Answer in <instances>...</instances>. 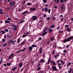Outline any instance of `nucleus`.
Segmentation results:
<instances>
[{
	"mask_svg": "<svg viewBox=\"0 0 73 73\" xmlns=\"http://www.w3.org/2000/svg\"><path fill=\"white\" fill-rule=\"evenodd\" d=\"M23 63L21 62H20L19 63V69H20V68H21V67L22 66H23Z\"/></svg>",
	"mask_w": 73,
	"mask_h": 73,
	"instance_id": "0eeeda50",
	"label": "nucleus"
},
{
	"mask_svg": "<svg viewBox=\"0 0 73 73\" xmlns=\"http://www.w3.org/2000/svg\"><path fill=\"white\" fill-rule=\"evenodd\" d=\"M39 51H40V53L41 54L42 53V48H40L39 50Z\"/></svg>",
	"mask_w": 73,
	"mask_h": 73,
	"instance_id": "4468645a",
	"label": "nucleus"
},
{
	"mask_svg": "<svg viewBox=\"0 0 73 73\" xmlns=\"http://www.w3.org/2000/svg\"><path fill=\"white\" fill-rule=\"evenodd\" d=\"M64 53H66L67 52V51H66V50H64L63 51Z\"/></svg>",
	"mask_w": 73,
	"mask_h": 73,
	"instance_id": "49530a36",
	"label": "nucleus"
},
{
	"mask_svg": "<svg viewBox=\"0 0 73 73\" xmlns=\"http://www.w3.org/2000/svg\"><path fill=\"white\" fill-rule=\"evenodd\" d=\"M54 28V25H53L50 26V28Z\"/></svg>",
	"mask_w": 73,
	"mask_h": 73,
	"instance_id": "bb28decb",
	"label": "nucleus"
},
{
	"mask_svg": "<svg viewBox=\"0 0 73 73\" xmlns=\"http://www.w3.org/2000/svg\"><path fill=\"white\" fill-rule=\"evenodd\" d=\"M7 45V43H5L3 44V46H5Z\"/></svg>",
	"mask_w": 73,
	"mask_h": 73,
	"instance_id": "2f4dec72",
	"label": "nucleus"
},
{
	"mask_svg": "<svg viewBox=\"0 0 73 73\" xmlns=\"http://www.w3.org/2000/svg\"><path fill=\"white\" fill-rule=\"evenodd\" d=\"M26 49V47H25L23 50H22L21 51H20V50H18V51H17V52L16 53H17V54L19 53L22 52H24V51H25V50Z\"/></svg>",
	"mask_w": 73,
	"mask_h": 73,
	"instance_id": "39448f33",
	"label": "nucleus"
},
{
	"mask_svg": "<svg viewBox=\"0 0 73 73\" xmlns=\"http://www.w3.org/2000/svg\"><path fill=\"white\" fill-rule=\"evenodd\" d=\"M25 36H26V35H23L22 36V37L24 38V37H25Z\"/></svg>",
	"mask_w": 73,
	"mask_h": 73,
	"instance_id": "13d9d810",
	"label": "nucleus"
},
{
	"mask_svg": "<svg viewBox=\"0 0 73 73\" xmlns=\"http://www.w3.org/2000/svg\"><path fill=\"white\" fill-rule=\"evenodd\" d=\"M58 56H57V55H55L54 56V57L55 58H57L58 57Z\"/></svg>",
	"mask_w": 73,
	"mask_h": 73,
	"instance_id": "680f3d73",
	"label": "nucleus"
},
{
	"mask_svg": "<svg viewBox=\"0 0 73 73\" xmlns=\"http://www.w3.org/2000/svg\"><path fill=\"white\" fill-rule=\"evenodd\" d=\"M8 20H11V18H8L7 19Z\"/></svg>",
	"mask_w": 73,
	"mask_h": 73,
	"instance_id": "6e6d98bb",
	"label": "nucleus"
},
{
	"mask_svg": "<svg viewBox=\"0 0 73 73\" xmlns=\"http://www.w3.org/2000/svg\"><path fill=\"white\" fill-rule=\"evenodd\" d=\"M16 40H15L14 41H11V43L13 45V44H15L16 43Z\"/></svg>",
	"mask_w": 73,
	"mask_h": 73,
	"instance_id": "ddd939ff",
	"label": "nucleus"
},
{
	"mask_svg": "<svg viewBox=\"0 0 73 73\" xmlns=\"http://www.w3.org/2000/svg\"><path fill=\"white\" fill-rule=\"evenodd\" d=\"M50 19V17H48L47 18V20H48V21H49V19Z\"/></svg>",
	"mask_w": 73,
	"mask_h": 73,
	"instance_id": "37998d69",
	"label": "nucleus"
},
{
	"mask_svg": "<svg viewBox=\"0 0 73 73\" xmlns=\"http://www.w3.org/2000/svg\"><path fill=\"white\" fill-rule=\"evenodd\" d=\"M3 60V59H1V60L0 61V64H1V63H2V61Z\"/></svg>",
	"mask_w": 73,
	"mask_h": 73,
	"instance_id": "603ef678",
	"label": "nucleus"
},
{
	"mask_svg": "<svg viewBox=\"0 0 73 73\" xmlns=\"http://www.w3.org/2000/svg\"><path fill=\"white\" fill-rule=\"evenodd\" d=\"M73 71V68H70L69 69V70H68V73H71V71Z\"/></svg>",
	"mask_w": 73,
	"mask_h": 73,
	"instance_id": "9d476101",
	"label": "nucleus"
},
{
	"mask_svg": "<svg viewBox=\"0 0 73 73\" xmlns=\"http://www.w3.org/2000/svg\"><path fill=\"white\" fill-rule=\"evenodd\" d=\"M28 12V11H25L22 14V15H25V13H27V12Z\"/></svg>",
	"mask_w": 73,
	"mask_h": 73,
	"instance_id": "a878e982",
	"label": "nucleus"
},
{
	"mask_svg": "<svg viewBox=\"0 0 73 73\" xmlns=\"http://www.w3.org/2000/svg\"><path fill=\"white\" fill-rule=\"evenodd\" d=\"M11 65V63H7V65L8 66H10Z\"/></svg>",
	"mask_w": 73,
	"mask_h": 73,
	"instance_id": "c85d7f7f",
	"label": "nucleus"
},
{
	"mask_svg": "<svg viewBox=\"0 0 73 73\" xmlns=\"http://www.w3.org/2000/svg\"><path fill=\"white\" fill-rule=\"evenodd\" d=\"M69 45H66V47L67 48H69Z\"/></svg>",
	"mask_w": 73,
	"mask_h": 73,
	"instance_id": "69168bd1",
	"label": "nucleus"
},
{
	"mask_svg": "<svg viewBox=\"0 0 73 73\" xmlns=\"http://www.w3.org/2000/svg\"><path fill=\"white\" fill-rule=\"evenodd\" d=\"M14 28L15 31H17V27H16V26H15L14 27Z\"/></svg>",
	"mask_w": 73,
	"mask_h": 73,
	"instance_id": "72a5a7b5",
	"label": "nucleus"
},
{
	"mask_svg": "<svg viewBox=\"0 0 73 73\" xmlns=\"http://www.w3.org/2000/svg\"><path fill=\"white\" fill-rule=\"evenodd\" d=\"M17 68V66L14 67L12 70L13 71H15Z\"/></svg>",
	"mask_w": 73,
	"mask_h": 73,
	"instance_id": "cd10ccee",
	"label": "nucleus"
},
{
	"mask_svg": "<svg viewBox=\"0 0 73 73\" xmlns=\"http://www.w3.org/2000/svg\"><path fill=\"white\" fill-rule=\"evenodd\" d=\"M24 21V20L21 21L20 22V23H23Z\"/></svg>",
	"mask_w": 73,
	"mask_h": 73,
	"instance_id": "09e8293b",
	"label": "nucleus"
},
{
	"mask_svg": "<svg viewBox=\"0 0 73 73\" xmlns=\"http://www.w3.org/2000/svg\"><path fill=\"white\" fill-rule=\"evenodd\" d=\"M36 8H31L30 9V10L31 11H36Z\"/></svg>",
	"mask_w": 73,
	"mask_h": 73,
	"instance_id": "f8f14e48",
	"label": "nucleus"
},
{
	"mask_svg": "<svg viewBox=\"0 0 73 73\" xmlns=\"http://www.w3.org/2000/svg\"><path fill=\"white\" fill-rule=\"evenodd\" d=\"M60 53V52H58L56 56H58H58H60V55H59Z\"/></svg>",
	"mask_w": 73,
	"mask_h": 73,
	"instance_id": "a18cd8bd",
	"label": "nucleus"
},
{
	"mask_svg": "<svg viewBox=\"0 0 73 73\" xmlns=\"http://www.w3.org/2000/svg\"><path fill=\"white\" fill-rule=\"evenodd\" d=\"M34 40V39L33 38H31V40L30 42H32Z\"/></svg>",
	"mask_w": 73,
	"mask_h": 73,
	"instance_id": "b1692460",
	"label": "nucleus"
},
{
	"mask_svg": "<svg viewBox=\"0 0 73 73\" xmlns=\"http://www.w3.org/2000/svg\"><path fill=\"white\" fill-rule=\"evenodd\" d=\"M25 2H26V0H25L24 1L23 3V5L25 4Z\"/></svg>",
	"mask_w": 73,
	"mask_h": 73,
	"instance_id": "c03bdc74",
	"label": "nucleus"
},
{
	"mask_svg": "<svg viewBox=\"0 0 73 73\" xmlns=\"http://www.w3.org/2000/svg\"><path fill=\"white\" fill-rule=\"evenodd\" d=\"M13 56V54H11L9 56L8 58L9 59H11V58H12V56Z\"/></svg>",
	"mask_w": 73,
	"mask_h": 73,
	"instance_id": "6e6552de",
	"label": "nucleus"
},
{
	"mask_svg": "<svg viewBox=\"0 0 73 73\" xmlns=\"http://www.w3.org/2000/svg\"><path fill=\"white\" fill-rule=\"evenodd\" d=\"M6 37H7V36H6V35H4V38H6Z\"/></svg>",
	"mask_w": 73,
	"mask_h": 73,
	"instance_id": "338daca9",
	"label": "nucleus"
},
{
	"mask_svg": "<svg viewBox=\"0 0 73 73\" xmlns=\"http://www.w3.org/2000/svg\"><path fill=\"white\" fill-rule=\"evenodd\" d=\"M0 32L2 34H3V35L5 34V33H6L5 32V31H1Z\"/></svg>",
	"mask_w": 73,
	"mask_h": 73,
	"instance_id": "412c9836",
	"label": "nucleus"
},
{
	"mask_svg": "<svg viewBox=\"0 0 73 73\" xmlns=\"http://www.w3.org/2000/svg\"><path fill=\"white\" fill-rule=\"evenodd\" d=\"M52 64L53 65V66H54V65H56V63H55L54 62H52Z\"/></svg>",
	"mask_w": 73,
	"mask_h": 73,
	"instance_id": "e433bc0d",
	"label": "nucleus"
},
{
	"mask_svg": "<svg viewBox=\"0 0 73 73\" xmlns=\"http://www.w3.org/2000/svg\"><path fill=\"white\" fill-rule=\"evenodd\" d=\"M53 37H52L51 38V41H53Z\"/></svg>",
	"mask_w": 73,
	"mask_h": 73,
	"instance_id": "0e129e2a",
	"label": "nucleus"
},
{
	"mask_svg": "<svg viewBox=\"0 0 73 73\" xmlns=\"http://www.w3.org/2000/svg\"><path fill=\"white\" fill-rule=\"evenodd\" d=\"M27 5L28 6H31V5H32V3H27Z\"/></svg>",
	"mask_w": 73,
	"mask_h": 73,
	"instance_id": "5701e85b",
	"label": "nucleus"
},
{
	"mask_svg": "<svg viewBox=\"0 0 73 73\" xmlns=\"http://www.w3.org/2000/svg\"><path fill=\"white\" fill-rule=\"evenodd\" d=\"M24 43H25V42H23L22 43H21L20 44H24Z\"/></svg>",
	"mask_w": 73,
	"mask_h": 73,
	"instance_id": "774afa93",
	"label": "nucleus"
},
{
	"mask_svg": "<svg viewBox=\"0 0 73 73\" xmlns=\"http://www.w3.org/2000/svg\"><path fill=\"white\" fill-rule=\"evenodd\" d=\"M51 69H52V71L53 72H54L55 71L58 72V70L57 69L56 66H52V68H51Z\"/></svg>",
	"mask_w": 73,
	"mask_h": 73,
	"instance_id": "f03ea898",
	"label": "nucleus"
},
{
	"mask_svg": "<svg viewBox=\"0 0 73 73\" xmlns=\"http://www.w3.org/2000/svg\"><path fill=\"white\" fill-rule=\"evenodd\" d=\"M24 42H25V43H27V40H26L25 39L24 40Z\"/></svg>",
	"mask_w": 73,
	"mask_h": 73,
	"instance_id": "8fccbe9b",
	"label": "nucleus"
},
{
	"mask_svg": "<svg viewBox=\"0 0 73 73\" xmlns=\"http://www.w3.org/2000/svg\"><path fill=\"white\" fill-rule=\"evenodd\" d=\"M7 0H3V1H5V2H6V4H8V2H7Z\"/></svg>",
	"mask_w": 73,
	"mask_h": 73,
	"instance_id": "de8ad7c7",
	"label": "nucleus"
},
{
	"mask_svg": "<svg viewBox=\"0 0 73 73\" xmlns=\"http://www.w3.org/2000/svg\"><path fill=\"white\" fill-rule=\"evenodd\" d=\"M20 42V38H19L17 39V43Z\"/></svg>",
	"mask_w": 73,
	"mask_h": 73,
	"instance_id": "4be33fe9",
	"label": "nucleus"
},
{
	"mask_svg": "<svg viewBox=\"0 0 73 73\" xmlns=\"http://www.w3.org/2000/svg\"><path fill=\"white\" fill-rule=\"evenodd\" d=\"M43 32H44V33L42 34V35L43 36H45V35L46 34H47V33H48L47 31H46V32L43 31Z\"/></svg>",
	"mask_w": 73,
	"mask_h": 73,
	"instance_id": "1a4fd4ad",
	"label": "nucleus"
},
{
	"mask_svg": "<svg viewBox=\"0 0 73 73\" xmlns=\"http://www.w3.org/2000/svg\"><path fill=\"white\" fill-rule=\"evenodd\" d=\"M3 10L2 9H0V12H3Z\"/></svg>",
	"mask_w": 73,
	"mask_h": 73,
	"instance_id": "5fc2aeb1",
	"label": "nucleus"
},
{
	"mask_svg": "<svg viewBox=\"0 0 73 73\" xmlns=\"http://www.w3.org/2000/svg\"><path fill=\"white\" fill-rule=\"evenodd\" d=\"M40 69H41V68H40V67H39L38 68V69L37 70L38 71H39V70H40Z\"/></svg>",
	"mask_w": 73,
	"mask_h": 73,
	"instance_id": "f704fd0d",
	"label": "nucleus"
},
{
	"mask_svg": "<svg viewBox=\"0 0 73 73\" xmlns=\"http://www.w3.org/2000/svg\"><path fill=\"white\" fill-rule=\"evenodd\" d=\"M5 23L6 24H7V23H10L11 21H9L8 20H5Z\"/></svg>",
	"mask_w": 73,
	"mask_h": 73,
	"instance_id": "dca6fc26",
	"label": "nucleus"
},
{
	"mask_svg": "<svg viewBox=\"0 0 73 73\" xmlns=\"http://www.w3.org/2000/svg\"><path fill=\"white\" fill-rule=\"evenodd\" d=\"M73 36H70L68 38H65L64 39L63 42L64 43H65L66 42H69L72 39H73Z\"/></svg>",
	"mask_w": 73,
	"mask_h": 73,
	"instance_id": "f257e3e1",
	"label": "nucleus"
},
{
	"mask_svg": "<svg viewBox=\"0 0 73 73\" xmlns=\"http://www.w3.org/2000/svg\"><path fill=\"white\" fill-rule=\"evenodd\" d=\"M8 43L9 44H11V43H12V42H11V40H9L8 41Z\"/></svg>",
	"mask_w": 73,
	"mask_h": 73,
	"instance_id": "79ce46f5",
	"label": "nucleus"
},
{
	"mask_svg": "<svg viewBox=\"0 0 73 73\" xmlns=\"http://www.w3.org/2000/svg\"><path fill=\"white\" fill-rule=\"evenodd\" d=\"M65 6H61V10H63V9L65 8Z\"/></svg>",
	"mask_w": 73,
	"mask_h": 73,
	"instance_id": "7c9ffc66",
	"label": "nucleus"
},
{
	"mask_svg": "<svg viewBox=\"0 0 73 73\" xmlns=\"http://www.w3.org/2000/svg\"><path fill=\"white\" fill-rule=\"evenodd\" d=\"M43 2L44 3H46L47 2V1H46V0H43Z\"/></svg>",
	"mask_w": 73,
	"mask_h": 73,
	"instance_id": "473e14b6",
	"label": "nucleus"
},
{
	"mask_svg": "<svg viewBox=\"0 0 73 73\" xmlns=\"http://www.w3.org/2000/svg\"><path fill=\"white\" fill-rule=\"evenodd\" d=\"M32 49H33V48L32 47V46H30L29 47V52H31V51H32Z\"/></svg>",
	"mask_w": 73,
	"mask_h": 73,
	"instance_id": "2eb2a0df",
	"label": "nucleus"
},
{
	"mask_svg": "<svg viewBox=\"0 0 73 73\" xmlns=\"http://www.w3.org/2000/svg\"><path fill=\"white\" fill-rule=\"evenodd\" d=\"M24 5V7H25V8L26 7H27V5Z\"/></svg>",
	"mask_w": 73,
	"mask_h": 73,
	"instance_id": "e2e57ef3",
	"label": "nucleus"
},
{
	"mask_svg": "<svg viewBox=\"0 0 73 73\" xmlns=\"http://www.w3.org/2000/svg\"><path fill=\"white\" fill-rule=\"evenodd\" d=\"M9 4L11 5V7L12 6H14L15 4H16V2L14 1H11L9 3Z\"/></svg>",
	"mask_w": 73,
	"mask_h": 73,
	"instance_id": "20e7f679",
	"label": "nucleus"
},
{
	"mask_svg": "<svg viewBox=\"0 0 73 73\" xmlns=\"http://www.w3.org/2000/svg\"><path fill=\"white\" fill-rule=\"evenodd\" d=\"M45 12H47L48 11V9L47 7H45V9H44V10Z\"/></svg>",
	"mask_w": 73,
	"mask_h": 73,
	"instance_id": "f3484780",
	"label": "nucleus"
},
{
	"mask_svg": "<svg viewBox=\"0 0 73 73\" xmlns=\"http://www.w3.org/2000/svg\"><path fill=\"white\" fill-rule=\"evenodd\" d=\"M48 27H46L45 29L43 31V32H46V31L48 30Z\"/></svg>",
	"mask_w": 73,
	"mask_h": 73,
	"instance_id": "a211bd4d",
	"label": "nucleus"
},
{
	"mask_svg": "<svg viewBox=\"0 0 73 73\" xmlns=\"http://www.w3.org/2000/svg\"><path fill=\"white\" fill-rule=\"evenodd\" d=\"M29 33H25V35L26 36H27V35H29Z\"/></svg>",
	"mask_w": 73,
	"mask_h": 73,
	"instance_id": "4d7b16f0",
	"label": "nucleus"
},
{
	"mask_svg": "<svg viewBox=\"0 0 73 73\" xmlns=\"http://www.w3.org/2000/svg\"><path fill=\"white\" fill-rule=\"evenodd\" d=\"M24 67H23L21 70V72H23V70L24 69Z\"/></svg>",
	"mask_w": 73,
	"mask_h": 73,
	"instance_id": "a19ab883",
	"label": "nucleus"
},
{
	"mask_svg": "<svg viewBox=\"0 0 73 73\" xmlns=\"http://www.w3.org/2000/svg\"><path fill=\"white\" fill-rule=\"evenodd\" d=\"M60 3H64V0H61L60 1Z\"/></svg>",
	"mask_w": 73,
	"mask_h": 73,
	"instance_id": "864d4df0",
	"label": "nucleus"
},
{
	"mask_svg": "<svg viewBox=\"0 0 73 73\" xmlns=\"http://www.w3.org/2000/svg\"><path fill=\"white\" fill-rule=\"evenodd\" d=\"M57 30H58V29H60V26H59L58 27H57Z\"/></svg>",
	"mask_w": 73,
	"mask_h": 73,
	"instance_id": "052dcab7",
	"label": "nucleus"
},
{
	"mask_svg": "<svg viewBox=\"0 0 73 73\" xmlns=\"http://www.w3.org/2000/svg\"><path fill=\"white\" fill-rule=\"evenodd\" d=\"M48 31L49 32V33H51L52 32H53L54 30L53 29H51V28H49L48 29Z\"/></svg>",
	"mask_w": 73,
	"mask_h": 73,
	"instance_id": "423d86ee",
	"label": "nucleus"
},
{
	"mask_svg": "<svg viewBox=\"0 0 73 73\" xmlns=\"http://www.w3.org/2000/svg\"><path fill=\"white\" fill-rule=\"evenodd\" d=\"M50 9H49L48 10V13H50Z\"/></svg>",
	"mask_w": 73,
	"mask_h": 73,
	"instance_id": "ea45409f",
	"label": "nucleus"
},
{
	"mask_svg": "<svg viewBox=\"0 0 73 73\" xmlns=\"http://www.w3.org/2000/svg\"><path fill=\"white\" fill-rule=\"evenodd\" d=\"M4 31H5L6 32H8V30L7 29H6L5 30H4Z\"/></svg>",
	"mask_w": 73,
	"mask_h": 73,
	"instance_id": "c756f323",
	"label": "nucleus"
},
{
	"mask_svg": "<svg viewBox=\"0 0 73 73\" xmlns=\"http://www.w3.org/2000/svg\"><path fill=\"white\" fill-rule=\"evenodd\" d=\"M7 37L8 38H9L11 37V36H10L9 35H8L7 36Z\"/></svg>",
	"mask_w": 73,
	"mask_h": 73,
	"instance_id": "4c0bfd02",
	"label": "nucleus"
},
{
	"mask_svg": "<svg viewBox=\"0 0 73 73\" xmlns=\"http://www.w3.org/2000/svg\"><path fill=\"white\" fill-rule=\"evenodd\" d=\"M67 31L69 32H70V31H72V29H70L68 27L67 28Z\"/></svg>",
	"mask_w": 73,
	"mask_h": 73,
	"instance_id": "9b49d317",
	"label": "nucleus"
},
{
	"mask_svg": "<svg viewBox=\"0 0 73 73\" xmlns=\"http://www.w3.org/2000/svg\"><path fill=\"white\" fill-rule=\"evenodd\" d=\"M71 65V63L69 62L67 64V68H68L69 66H70V65Z\"/></svg>",
	"mask_w": 73,
	"mask_h": 73,
	"instance_id": "aec40b11",
	"label": "nucleus"
},
{
	"mask_svg": "<svg viewBox=\"0 0 73 73\" xmlns=\"http://www.w3.org/2000/svg\"><path fill=\"white\" fill-rule=\"evenodd\" d=\"M50 62V61H49L48 60V62H47V63H46V64L47 65H49V63Z\"/></svg>",
	"mask_w": 73,
	"mask_h": 73,
	"instance_id": "c9c22d12",
	"label": "nucleus"
},
{
	"mask_svg": "<svg viewBox=\"0 0 73 73\" xmlns=\"http://www.w3.org/2000/svg\"><path fill=\"white\" fill-rule=\"evenodd\" d=\"M69 25H65V27H69Z\"/></svg>",
	"mask_w": 73,
	"mask_h": 73,
	"instance_id": "3c124183",
	"label": "nucleus"
},
{
	"mask_svg": "<svg viewBox=\"0 0 73 73\" xmlns=\"http://www.w3.org/2000/svg\"><path fill=\"white\" fill-rule=\"evenodd\" d=\"M37 46L35 44H33L32 45L31 47L32 48H35V47H37Z\"/></svg>",
	"mask_w": 73,
	"mask_h": 73,
	"instance_id": "6ab92c4d",
	"label": "nucleus"
},
{
	"mask_svg": "<svg viewBox=\"0 0 73 73\" xmlns=\"http://www.w3.org/2000/svg\"><path fill=\"white\" fill-rule=\"evenodd\" d=\"M2 41L3 42H5V39L4 38L2 39Z\"/></svg>",
	"mask_w": 73,
	"mask_h": 73,
	"instance_id": "bf43d9fd",
	"label": "nucleus"
},
{
	"mask_svg": "<svg viewBox=\"0 0 73 73\" xmlns=\"http://www.w3.org/2000/svg\"><path fill=\"white\" fill-rule=\"evenodd\" d=\"M32 19H31V20H32L33 21H35V20L36 19H37V16H36L35 15H34L32 17Z\"/></svg>",
	"mask_w": 73,
	"mask_h": 73,
	"instance_id": "7ed1b4c3",
	"label": "nucleus"
},
{
	"mask_svg": "<svg viewBox=\"0 0 73 73\" xmlns=\"http://www.w3.org/2000/svg\"><path fill=\"white\" fill-rule=\"evenodd\" d=\"M40 62H41V63H44V62H45V60H44L43 59H42L40 60Z\"/></svg>",
	"mask_w": 73,
	"mask_h": 73,
	"instance_id": "393cba45",
	"label": "nucleus"
},
{
	"mask_svg": "<svg viewBox=\"0 0 73 73\" xmlns=\"http://www.w3.org/2000/svg\"><path fill=\"white\" fill-rule=\"evenodd\" d=\"M54 53H55V51H53L52 52V55H54Z\"/></svg>",
	"mask_w": 73,
	"mask_h": 73,
	"instance_id": "58836bf2",
	"label": "nucleus"
}]
</instances>
